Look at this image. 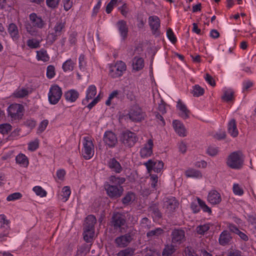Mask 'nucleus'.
<instances>
[{"mask_svg": "<svg viewBox=\"0 0 256 256\" xmlns=\"http://www.w3.org/2000/svg\"><path fill=\"white\" fill-rule=\"evenodd\" d=\"M178 202L174 197H170L166 198V200L164 202V208H166V212L168 213L174 212L176 208H178Z\"/></svg>", "mask_w": 256, "mask_h": 256, "instance_id": "obj_15", "label": "nucleus"}, {"mask_svg": "<svg viewBox=\"0 0 256 256\" xmlns=\"http://www.w3.org/2000/svg\"><path fill=\"white\" fill-rule=\"evenodd\" d=\"M119 93L118 90L113 91L109 96L108 100L106 102L107 106H110L111 104V100L115 97H117Z\"/></svg>", "mask_w": 256, "mask_h": 256, "instance_id": "obj_57", "label": "nucleus"}, {"mask_svg": "<svg viewBox=\"0 0 256 256\" xmlns=\"http://www.w3.org/2000/svg\"><path fill=\"white\" fill-rule=\"evenodd\" d=\"M166 35L168 38L173 44L176 43L177 39L171 28H168L167 30Z\"/></svg>", "mask_w": 256, "mask_h": 256, "instance_id": "obj_47", "label": "nucleus"}, {"mask_svg": "<svg viewBox=\"0 0 256 256\" xmlns=\"http://www.w3.org/2000/svg\"><path fill=\"white\" fill-rule=\"evenodd\" d=\"M46 3L48 7L54 8L58 6L59 0H46Z\"/></svg>", "mask_w": 256, "mask_h": 256, "instance_id": "obj_61", "label": "nucleus"}, {"mask_svg": "<svg viewBox=\"0 0 256 256\" xmlns=\"http://www.w3.org/2000/svg\"><path fill=\"white\" fill-rule=\"evenodd\" d=\"M8 114L14 120H19L23 116L24 107L22 104H14L9 106L8 109Z\"/></svg>", "mask_w": 256, "mask_h": 256, "instance_id": "obj_7", "label": "nucleus"}, {"mask_svg": "<svg viewBox=\"0 0 256 256\" xmlns=\"http://www.w3.org/2000/svg\"><path fill=\"white\" fill-rule=\"evenodd\" d=\"M204 89L198 84H196L193 87L192 94L194 96L198 97L204 94Z\"/></svg>", "mask_w": 256, "mask_h": 256, "instance_id": "obj_37", "label": "nucleus"}, {"mask_svg": "<svg viewBox=\"0 0 256 256\" xmlns=\"http://www.w3.org/2000/svg\"><path fill=\"white\" fill-rule=\"evenodd\" d=\"M27 45L32 48H36L40 47V42L34 39L28 40Z\"/></svg>", "mask_w": 256, "mask_h": 256, "instance_id": "obj_51", "label": "nucleus"}, {"mask_svg": "<svg viewBox=\"0 0 256 256\" xmlns=\"http://www.w3.org/2000/svg\"><path fill=\"white\" fill-rule=\"evenodd\" d=\"M37 57L38 60H41L44 62H48L50 58L46 51L44 50H41L37 52Z\"/></svg>", "mask_w": 256, "mask_h": 256, "instance_id": "obj_40", "label": "nucleus"}, {"mask_svg": "<svg viewBox=\"0 0 256 256\" xmlns=\"http://www.w3.org/2000/svg\"><path fill=\"white\" fill-rule=\"evenodd\" d=\"M248 221L253 226L254 228L256 229V216H248Z\"/></svg>", "mask_w": 256, "mask_h": 256, "instance_id": "obj_64", "label": "nucleus"}, {"mask_svg": "<svg viewBox=\"0 0 256 256\" xmlns=\"http://www.w3.org/2000/svg\"><path fill=\"white\" fill-rule=\"evenodd\" d=\"M86 253V246L83 245L78 248L76 256H85Z\"/></svg>", "mask_w": 256, "mask_h": 256, "instance_id": "obj_53", "label": "nucleus"}, {"mask_svg": "<svg viewBox=\"0 0 256 256\" xmlns=\"http://www.w3.org/2000/svg\"><path fill=\"white\" fill-rule=\"evenodd\" d=\"M103 140L104 144L110 148L114 147L118 143L116 136L112 131L105 132Z\"/></svg>", "mask_w": 256, "mask_h": 256, "instance_id": "obj_12", "label": "nucleus"}, {"mask_svg": "<svg viewBox=\"0 0 256 256\" xmlns=\"http://www.w3.org/2000/svg\"><path fill=\"white\" fill-rule=\"evenodd\" d=\"M26 31L32 36H36L38 33V30L36 29L37 28L34 26L30 24H26Z\"/></svg>", "mask_w": 256, "mask_h": 256, "instance_id": "obj_50", "label": "nucleus"}, {"mask_svg": "<svg viewBox=\"0 0 256 256\" xmlns=\"http://www.w3.org/2000/svg\"><path fill=\"white\" fill-rule=\"evenodd\" d=\"M172 242L180 244L186 240L185 232L181 228L173 230L171 234Z\"/></svg>", "mask_w": 256, "mask_h": 256, "instance_id": "obj_11", "label": "nucleus"}, {"mask_svg": "<svg viewBox=\"0 0 256 256\" xmlns=\"http://www.w3.org/2000/svg\"><path fill=\"white\" fill-rule=\"evenodd\" d=\"M153 146L152 140L149 139L147 144L140 150V155L141 157L144 158L150 156L152 153Z\"/></svg>", "mask_w": 256, "mask_h": 256, "instance_id": "obj_16", "label": "nucleus"}, {"mask_svg": "<svg viewBox=\"0 0 256 256\" xmlns=\"http://www.w3.org/2000/svg\"><path fill=\"white\" fill-rule=\"evenodd\" d=\"M10 230V226H8L4 232L0 234V242H2L6 240V238L8 237Z\"/></svg>", "mask_w": 256, "mask_h": 256, "instance_id": "obj_56", "label": "nucleus"}, {"mask_svg": "<svg viewBox=\"0 0 256 256\" xmlns=\"http://www.w3.org/2000/svg\"><path fill=\"white\" fill-rule=\"evenodd\" d=\"M94 234V230H84V239L86 242H92Z\"/></svg>", "mask_w": 256, "mask_h": 256, "instance_id": "obj_35", "label": "nucleus"}, {"mask_svg": "<svg viewBox=\"0 0 256 256\" xmlns=\"http://www.w3.org/2000/svg\"><path fill=\"white\" fill-rule=\"evenodd\" d=\"M62 95L61 88L58 85L52 86L48 93V100L52 104H56L60 100Z\"/></svg>", "mask_w": 256, "mask_h": 256, "instance_id": "obj_8", "label": "nucleus"}, {"mask_svg": "<svg viewBox=\"0 0 256 256\" xmlns=\"http://www.w3.org/2000/svg\"><path fill=\"white\" fill-rule=\"evenodd\" d=\"M232 239L230 234L227 230H224L220 236L218 241L222 246H225L229 244Z\"/></svg>", "mask_w": 256, "mask_h": 256, "instance_id": "obj_22", "label": "nucleus"}, {"mask_svg": "<svg viewBox=\"0 0 256 256\" xmlns=\"http://www.w3.org/2000/svg\"><path fill=\"white\" fill-rule=\"evenodd\" d=\"M134 234L128 232L124 235L117 237L114 242L118 248H123L127 246L133 240Z\"/></svg>", "mask_w": 256, "mask_h": 256, "instance_id": "obj_10", "label": "nucleus"}, {"mask_svg": "<svg viewBox=\"0 0 256 256\" xmlns=\"http://www.w3.org/2000/svg\"><path fill=\"white\" fill-rule=\"evenodd\" d=\"M198 204L199 206L201 207V208L202 209L204 212H207L208 214L212 213V210L210 208H209L205 203L200 198H197Z\"/></svg>", "mask_w": 256, "mask_h": 256, "instance_id": "obj_45", "label": "nucleus"}, {"mask_svg": "<svg viewBox=\"0 0 256 256\" xmlns=\"http://www.w3.org/2000/svg\"><path fill=\"white\" fill-rule=\"evenodd\" d=\"M65 22H62V20H59L55 26L54 28V32L56 34H52V36H54L53 40H55L56 39L57 35H60L62 32V29L65 27Z\"/></svg>", "mask_w": 256, "mask_h": 256, "instance_id": "obj_30", "label": "nucleus"}, {"mask_svg": "<svg viewBox=\"0 0 256 256\" xmlns=\"http://www.w3.org/2000/svg\"><path fill=\"white\" fill-rule=\"evenodd\" d=\"M48 122L46 120L42 121L39 125L38 130L40 132H42L43 131H44V130L46 129L48 124Z\"/></svg>", "mask_w": 256, "mask_h": 256, "instance_id": "obj_62", "label": "nucleus"}, {"mask_svg": "<svg viewBox=\"0 0 256 256\" xmlns=\"http://www.w3.org/2000/svg\"><path fill=\"white\" fill-rule=\"evenodd\" d=\"M228 133L233 137L238 135V130L236 128V122L234 119H232L228 124Z\"/></svg>", "mask_w": 256, "mask_h": 256, "instance_id": "obj_26", "label": "nucleus"}, {"mask_svg": "<svg viewBox=\"0 0 256 256\" xmlns=\"http://www.w3.org/2000/svg\"><path fill=\"white\" fill-rule=\"evenodd\" d=\"M72 6V2L71 0H64V6L66 10H68Z\"/></svg>", "mask_w": 256, "mask_h": 256, "instance_id": "obj_63", "label": "nucleus"}, {"mask_svg": "<svg viewBox=\"0 0 256 256\" xmlns=\"http://www.w3.org/2000/svg\"><path fill=\"white\" fill-rule=\"evenodd\" d=\"M12 130V126L9 124H0V133L2 134H8Z\"/></svg>", "mask_w": 256, "mask_h": 256, "instance_id": "obj_44", "label": "nucleus"}, {"mask_svg": "<svg viewBox=\"0 0 256 256\" xmlns=\"http://www.w3.org/2000/svg\"><path fill=\"white\" fill-rule=\"evenodd\" d=\"M233 192L235 194L241 196L243 194L244 191L240 186L236 184H234L233 186Z\"/></svg>", "mask_w": 256, "mask_h": 256, "instance_id": "obj_55", "label": "nucleus"}, {"mask_svg": "<svg viewBox=\"0 0 256 256\" xmlns=\"http://www.w3.org/2000/svg\"><path fill=\"white\" fill-rule=\"evenodd\" d=\"M222 98L226 102L232 101L234 98V92L232 91H225Z\"/></svg>", "mask_w": 256, "mask_h": 256, "instance_id": "obj_46", "label": "nucleus"}, {"mask_svg": "<svg viewBox=\"0 0 256 256\" xmlns=\"http://www.w3.org/2000/svg\"><path fill=\"white\" fill-rule=\"evenodd\" d=\"M78 92L74 90H70L64 94V97L66 100L74 102L78 98Z\"/></svg>", "mask_w": 256, "mask_h": 256, "instance_id": "obj_27", "label": "nucleus"}, {"mask_svg": "<svg viewBox=\"0 0 256 256\" xmlns=\"http://www.w3.org/2000/svg\"><path fill=\"white\" fill-rule=\"evenodd\" d=\"M28 94V91L26 88H18L12 94L14 98H22Z\"/></svg>", "mask_w": 256, "mask_h": 256, "instance_id": "obj_32", "label": "nucleus"}, {"mask_svg": "<svg viewBox=\"0 0 256 256\" xmlns=\"http://www.w3.org/2000/svg\"><path fill=\"white\" fill-rule=\"evenodd\" d=\"M38 147V140H36L34 142H30L28 144V149L31 151H34Z\"/></svg>", "mask_w": 256, "mask_h": 256, "instance_id": "obj_58", "label": "nucleus"}, {"mask_svg": "<svg viewBox=\"0 0 256 256\" xmlns=\"http://www.w3.org/2000/svg\"><path fill=\"white\" fill-rule=\"evenodd\" d=\"M30 19L31 22L30 24L37 28H42L46 24L44 21L42 20V18L38 16L35 13H32L30 15Z\"/></svg>", "mask_w": 256, "mask_h": 256, "instance_id": "obj_17", "label": "nucleus"}, {"mask_svg": "<svg viewBox=\"0 0 256 256\" xmlns=\"http://www.w3.org/2000/svg\"><path fill=\"white\" fill-rule=\"evenodd\" d=\"M128 116L132 121L134 122H140L144 118L142 109L137 104L132 106Z\"/></svg>", "mask_w": 256, "mask_h": 256, "instance_id": "obj_9", "label": "nucleus"}, {"mask_svg": "<svg viewBox=\"0 0 256 256\" xmlns=\"http://www.w3.org/2000/svg\"><path fill=\"white\" fill-rule=\"evenodd\" d=\"M173 126L175 131L180 136H186V130L184 125L178 120L173 121Z\"/></svg>", "mask_w": 256, "mask_h": 256, "instance_id": "obj_25", "label": "nucleus"}, {"mask_svg": "<svg viewBox=\"0 0 256 256\" xmlns=\"http://www.w3.org/2000/svg\"><path fill=\"white\" fill-rule=\"evenodd\" d=\"M164 232L163 229L160 228H158L148 232L146 233V236L148 238H152L153 236L158 237L164 234Z\"/></svg>", "mask_w": 256, "mask_h": 256, "instance_id": "obj_33", "label": "nucleus"}, {"mask_svg": "<svg viewBox=\"0 0 256 256\" xmlns=\"http://www.w3.org/2000/svg\"><path fill=\"white\" fill-rule=\"evenodd\" d=\"M244 160L242 152L240 151L234 152L228 156L226 161L227 165L234 169L240 168L243 164Z\"/></svg>", "mask_w": 256, "mask_h": 256, "instance_id": "obj_3", "label": "nucleus"}, {"mask_svg": "<svg viewBox=\"0 0 256 256\" xmlns=\"http://www.w3.org/2000/svg\"><path fill=\"white\" fill-rule=\"evenodd\" d=\"M109 75L112 78H118L122 76L126 70V64L120 60L118 61L114 66L110 67Z\"/></svg>", "mask_w": 256, "mask_h": 256, "instance_id": "obj_5", "label": "nucleus"}, {"mask_svg": "<svg viewBox=\"0 0 256 256\" xmlns=\"http://www.w3.org/2000/svg\"><path fill=\"white\" fill-rule=\"evenodd\" d=\"M62 200H64V202H66L68 200V198L70 194V188L68 186H64L62 188Z\"/></svg>", "mask_w": 256, "mask_h": 256, "instance_id": "obj_49", "label": "nucleus"}, {"mask_svg": "<svg viewBox=\"0 0 256 256\" xmlns=\"http://www.w3.org/2000/svg\"><path fill=\"white\" fill-rule=\"evenodd\" d=\"M205 80L212 86H216V82L214 78L208 73L206 74V76L204 77Z\"/></svg>", "mask_w": 256, "mask_h": 256, "instance_id": "obj_59", "label": "nucleus"}, {"mask_svg": "<svg viewBox=\"0 0 256 256\" xmlns=\"http://www.w3.org/2000/svg\"><path fill=\"white\" fill-rule=\"evenodd\" d=\"M55 75V68L53 66L50 65L47 67L46 76L49 78H52Z\"/></svg>", "mask_w": 256, "mask_h": 256, "instance_id": "obj_52", "label": "nucleus"}, {"mask_svg": "<svg viewBox=\"0 0 256 256\" xmlns=\"http://www.w3.org/2000/svg\"><path fill=\"white\" fill-rule=\"evenodd\" d=\"M208 200L212 204H218L222 200L220 194L216 190H212L209 192Z\"/></svg>", "mask_w": 256, "mask_h": 256, "instance_id": "obj_18", "label": "nucleus"}, {"mask_svg": "<svg viewBox=\"0 0 256 256\" xmlns=\"http://www.w3.org/2000/svg\"><path fill=\"white\" fill-rule=\"evenodd\" d=\"M148 210L153 214L155 218L160 219L162 218V214L158 208V204H152L148 208Z\"/></svg>", "mask_w": 256, "mask_h": 256, "instance_id": "obj_23", "label": "nucleus"}, {"mask_svg": "<svg viewBox=\"0 0 256 256\" xmlns=\"http://www.w3.org/2000/svg\"><path fill=\"white\" fill-rule=\"evenodd\" d=\"M210 229L208 224L200 225L196 228V232L199 234L204 235V233Z\"/></svg>", "mask_w": 256, "mask_h": 256, "instance_id": "obj_43", "label": "nucleus"}, {"mask_svg": "<svg viewBox=\"0 0 256 256\" xmlns=\"http://www.w3.org/2000/svg\"><path fill=\"white\" fill-rule=\"evenodd\" d=\"M136 134L129 130L122 132L120 136V141L126 148L133 147L138 141Z\"/></svg>", "mask_w": 256, "mask_h": 256, "instance_id": "obj_2", "label": "nucleus"}, {"mask_svg": "<svg viewBox=\"0 0 256 256\" xmlns=\"http://www.w3.org/2000/svg\"><path fill=\"white\" fill-rule=\"evenodd\" d=\"M108 168L116 173H120L122 168L120 163L115 158H110L108 163Z\"/></svg>", "mask_w": 256, "mask_h": 256, "instance_id": "obj_20", "label": "nucleus"}, {"mask_svg": "<svg viewBox=\"0 0 256 256\" xmlns=\"http://www.w3.org/2000/svg\"><path fill=\"white\" fill-rule=\"evenodd\" d=\"M94 154V146L90 138H84V149L82 154L86 160H89L92 157Z\"/></svg>", "mask_w": 256, "mask_h": 256, "instance_id": "obj_6", "label": "nucleus"}, {"mask_svg": "<svg viewBox=\"0 0 256 256\" xmlns=\"http://www.w3.org/2000/svg\"><path fill=\"white\" fill-rule=\"evenodd\" d=\"M16 161L17 163L23 165L24 166H26L28 164V161L26 156L23 154H19L16 157Z\"/></svg>", "mask_w": 256, "mask_h": 256, "instance_id": "obj_39", "label": "nucleus"}, {"mask_svg": "<svg viewBox=\"0 0 256 256\" xmlns=\"http://www.w3.org/2000/svg\"><path fill=\"white\" fill-rule=\"evenodd\" d=\"M134 194L133 192H128L122 198V202L124 205H128L132 200L134 199Z\"/></svg>", "mask_w": 256, "mask_h": 256, "instance_id": "obj_41", "label": "nucleus"}, {"mask_svg": "<svg viewBox=\"0 0 256 256\" xmlns=\"http://www.w3.org/2000/svg\"><path fill=\"white\" fill-rule=\"evenodd\" d=\"M8 32L13 40H17L19 38L18 31L17 26L12 23L9 24Z\"/></svg>", "mask_w": 256, "mask_h": 256, "instance_id": "obj_29", "label": "nucleus"}, {"mask_svg": "<svg viewBox=\"0 0 256 256\" xmlns=\"http://www.w3.org/2000/svg\"><path fill=\"white\" fill-rule=\"evenodd\" d=\"M96 222V217L93 215L88 216L85 220V223L84 224V230H94V226Z\"/></svg>", "mask_w": 256, "mask_h": 256, "instance_id": "obj_21", "label": "nucleus"}, {"mask_svg": "<svg viewBox=\"0 0 256 256\" xmlns=\"http://www.w3.org/2000/svg\"><path fill=\"white\" fill-rule=\"evenodd\" d=\"M134 252V249L132 248H128L120 251L117 256H132Z\"/></svg>", "mask_w": 256, "mask_h": 256, "instance_id": "obj_38", "label": "nucleus"}, {"mask_svg": "<svg viewBox=\"0 0 256 256\" xmlns=\"http://www.w3.org/2000/svg\"><path fill=\"white\" fill-rule=\"evenodd\" d=\"M185 174L187 177L199 178L202 177V174L200 171L190 168L185 172Z\"/></svg>", "mask_w": 256, "mask_h": 256, "instance_id": "obj_36", "label": "nucleus"}, {"mask_svg": "<svg viewBox=\"0 0 256 256\" xmlns=\"http://www.w3.org/2000/svg\"><path fill=\"white\" fill-rule=\"evenodd\" d=\"M108 180L110 183L106 182L104 186L107 194L111 199L115 200L120 198L124 190L121 185L126 182V178L123 177L111 176Z\"/></svg>", "mask_w": 256, "mask_h": 256, "instance_id": "obj_1", "label": "nucleus"}, {"mask_svg": "<svg viewBox=\"0 0 256 256\" xmlns=\"http://www.w3.org/2000/svg\"><path fill=\"white\" fill-rule=\"evenodd\" d=\"M22 195L20 192H15L14 194H10L6 198L7 200L8 201H11V200H16L20 199L22 198Z\"/></svg>", "mask_w": 256, "mask_h": 256, "instance_id": "obj_54", "label": "nucleus"}, {"mask_svg": "<svg viewBox=\"0 0 256 256\" xmlns=\"http://www.w3.org/2000/svg\"><path fill=\"white\" fill-rule=\"evenodd\" d=\"M176 107L180 110V116L184 119L188 118L190 116V111L186 106L180 100L177 102Z\"/></svg>", "mask_w": 256, "mask_h": 256, "instance_id": "obj_19", "label": "nucleus"}, {"mask_svg": "<svg viewBox=\"0 0 256 256\" xmlns=\"http://www.w3.org/2000/svg\"><path fill=\"white\" fill-rule=\"evenodd\" d=\"M74 62L71 59H69L63 64L62 68L64 72L72 70L74 68Z\"/></svg>", "mask_w": 256, "mask_h": 256, "instance_id": "obj_42", "label": "nucleus"}, {"mask_svg": "<svg viewBox=\"0 0 256 256\" xmlns=\"http://www.w3.org/2000/svg\"><path fill=\"white\" fill-rule=\"evenodd\" d=\"M176 251L174 246L171 244L170 245L167 244L165 246L162 252V256H170L173 254Z\"/></svg>", "mask_w": 256, "mask_h": 256, "instance_id": "obj_34", "label": "nucleus"}, {"mask_svg": "<svg viewBox=\"0 0 256 256\" xmlns=\"http://www.w3.org/2000/svg\"><path fill=\"white\" fill-rule=\"evenodd\" d=\"M96 89L95 86H90L87 90L86 96L85 100H86V102H88L90 100L92 99L96 96ZM84 100H83V102H84Z\"/></svg>", "mask_w": 256, "mask_h": 256, "instance_id": "obj_31", "label": "nucleus"}, {"mask_svg": "<svg viewBox=\"0 0 256 256\" xmlns=\"http://www.w3.org/2000/svg\"><path fill=\"white\" fill-rule=\"evenodd\" d=\"M118 0H111L106 6V12L110 14L113 9L114 6L116 4Z\"/></svg>", "mask_w": 256, "mask_h": 256, "instance_id": "obj_60", "label": "nucleus"}, {"mask_svg": "<svg viewBox=\"0 0 256 256\" xmlns=\"http://www.w3.org/2000/svg\"><path fill=\"white\" fill-rule=\"evenodd\" d=\"M148 22L153 34L159 36L160 34V20L156 16H150L148 18Z\"/></svg>", "mask_w": 256, "mask_h": 256, "instance_id": "obj_13", "label": "nucleus"}, {"mask_svg": "<svg viewBox=\"0 0 256 256\" xmlns=\"http://www.w3.org/2000/svg\"><path fill=\"white\" fill-rule=\"evenodd\" d=\"M33 190L38 196H40L41 197L46 196V191L44 190L41 186H36L33 188Z\"/></svg>", "mask_w": 256, "mask_h": 256, "instance_id": "obj_48", "label": "nucleus"}, {"mask_svg": "<svg viewBox=\"0 0 256 256\" xmlns=\"http://www.w3.org/2000/svg\"><path fill=\"white\" fill-rule=\"evenodd\" d=\"M148 170L150 172L152 170L157 173L160 172L163 169L164 164L162 161H158L154 162L150 160L145 163Z\"/></svg>", "mask_w": 256, "mask_h": 256, "instance_id": "obj_14", "label": "nucleus"}, {"mask_svg": "<svg viewBox=\"0 0 256 256\" xmlns=\"http://www.w3.org/2000/svg\"><path fill=\"white\" fill-rule=\"evenodd\" d=\"M144 66V60L141 58L134 57L132 60V67L134 70L138 71Z\"/></svg>", "mask_w": 256, "mask_h": 256, "instance_id": "obj_28", "label": "nucleus"}, {"mask_svg": "<svg viewBox=\"0 0 256 256\" xmlns=\"http://www.w3.org/2000/svg\"><path fill=\"white\" fill-rule=\"evenodd\" d=\"M116 25L122 36L124 39L126 38L128 32V28L126 26V22L124 20H119L117 22Z\"/></svg>", "mask_w": 256, "mask_h": 256, "instance_id": "obj_24", "label": "nucleus"}, {"mask_svg": "<svg viewBox=\"0 0 256 256\" xmlns=\"http://www.w3.org/2000/svg\"><path fill=\"white\" fill-rule=\"evenodd\" d=\"M111 225L114 230H118L120 232H125V227L126 226V216L120 212L113 214L111 219Z\"/></svg>", "mask_w": 256, "mask_h": 256, "instance_id": "obj_4", "label": "nucleus"}]
</instances>
